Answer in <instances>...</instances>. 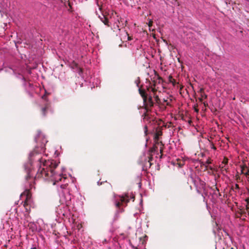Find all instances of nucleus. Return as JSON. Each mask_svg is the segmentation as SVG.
<instances>
[{"instance_id":"f257e3e1","label":"nucleus","mask_w":249,"mask_h":249,"mask_svg":"<svg viewBox=\"0 0 249 249\" xmlns=\"http://www.w3.org/2000/svg\"><path fill=\"white\" fill-rule=\"evenodd\" d=\"M29 162L24 165L27 173L26 179L34 176L33 171L35 164L38 169L36 178H42L45 179H50L53 185L60 186L58 188L61 204L69 206L71 204V196L67 188L68 179L63 173H56L54 171L58 166V163L54 160L43 159L41 154L36 150L31 152L29 157Z\"/></svg>"},{"instance_id":"f03ea898","label":"nucleus","mask_w":249,"mask_h":249,"mask_svg":"<svg viewBox=\"0 0 249 249\" xmlns=\"http://www.w3.org/2000/svg\"><path fill=\"white\" fill-rule=\"evenodd\" d=\"M128 194L124 196H115V204L117 207H119L123 203H127L129 202Z\"/></svg>"},{"instance_id":"7ed1b4c3","label":"nucleus","mask_w":249,"mask_h":249,"mask_svg":"<svg viewBox=\"0 0 249 249\" xmlns=\"http://www.w3.org/2000/svg\"><path fill=\"white\" fill-rule=\"evenodd\" d=\"M69 206L61 204L57 209L56 212L61 216H66L69 213Z\"/></svg>"},{"instance_id":"20e7f679","label":"nucleus","mask_w":249,"mask_h":249,"mask_svg":"<svg viewBox=\"0 0 249 249\" xmlns=\"http://www.w3.org/2000/svg\"><path fill=\"white\" fill-rule=\"evenodd\" d=\"M32 200L28 197H27L26 199L25 200L24 203V207H25L26 212L27 213V214L24 215L25 219H26L27 221H29L28 219L29 217V212L30 210V207L32 206Z\"/></svg>"},{"instance_id":"39448f33","label":"nucleus","mask_w":249,"mask_h":249,"mask_svg":"<svg viewBox=\"0 0 249 249\" xmlns=\"http://www.w3.org/2000/svg\"><path fill=\"white\" fill-rule=\"evenodd\" d=\"M42 138H43V139H42V141L41 142V143L43 145H45V144L46 143H47L48 141L46 140V139L45 138V137L41 134V133L39 132L38 134L37 137H36L35 138V140L36 142H37L39 141V139H41Z\"/></svg>"},{"instance_id":"423d86ee","label":"nucleus","mask_w":249,"mask_h":249,"mask_svg":"<svg viewBox=\"0 0 249 249\" xmlns=\"http://www.w3.org/2000/svg\"><path fill=\"white\" fill-rule=\"evenodd\" d=\"M99 17L100 18L101 21L104 23L105 25H107V26H109L108 24V20L105 16H103V17H100L99 16Z\"/></svg>"},{"instance_id":"0eeeda50","label":"nucleus","mask_w":249,"mask_h":249,"mask_svg":"<svg viewBox=\"0 0 249 249\" xmlns=\"http://www.w3.org/2000/svg\"><path fill=\"white\" fill-rule=\"evenodd\" d=\"M241 173L243 174H245L246 175H249V170L246 169V168H241Z\"/></svg>"},{"instance_id":"6e6552de","label":"nucleus","mask_w":249,"mask_h":249,"mask_svg":"<svg viewBox=\"0 0 249 249\" xmlns=\"http://www.w3.org/2000/svg\"><path fill=\"white\" fill-rule=\"evenodd\" d=\"M139 92L142 97L143 98L144 101L146 100V97L144 94V91L141 89H139Z\"/></svg>"},{"instance_id":"1a4fd4ad","label":"nucleus","mask_w":249,"mask_h":249,"mask_svg":"<svg viewBox=\"0 0 249 249\" xmlns=\"http://www.w3.org/2000/svg\"><path fill=\"white\" fill-rule=\"evenodd\" d=\"M47 107H45L42 108V113H43V115H45V110H46V109Z\"/></svg>"},{"instance_id":"9d476101","label":"nucleus","mask_w":249,"mask_h":249,"mask_svg":"<svg viewBox=\"0 0 249 249\" xmlns=\"http://www.w3.org/2000/svg\"><path fill=\"white\" fill-rule=\"evenodd\" d=\"M144 129H145V133H146L147 131V128L146 126H145L144 127Z\"/></svg>"},{"instance_id":"9b49d317","label":"nucleus","mask_w":249,"mask_h":249,"mask_svg":"<svg viewBox=\"0 0 249 249\" xmlns=\"http://www.w3.org/2000/svg\"><path fill=\"white\" fill-rule=\"evenodd\" d=\"M212 148L213 149H215V147L213 145H212Z\"/></svg>"},{"instance_id":"f8f14e48","label":"nucleus","mask_w":249,"mask_h":249,"mask_svg":"<svg viewBox=\"0 0 249 249\" xmlns=\"http://www.w3.org/2000/svg\"><path fill=\"white\" fill-rule=\"evenodd\" d=\"M131 197V198L133 199V201H134V197L133 196H130Z\"/></svg>"},{"instance_id":"ddd939ff","label":"nucleus","mask_w":249,"mask_h":249,"mask_svg":"<svg viewBox=\"0 0 249 249\" xmlns=\"http://www.w3.org/2000/svg\"><path fill=\"white\" fill-rule=\"evenodd\" d=\"M31 249H37L36 247H32Z\"/></svg>"},{"instance_id":"4468645a","label":"nucleus","mask_w":249,"mask_h":249,"mask_svg":"<svg viewBox=\"0 0 249 249\" xmlns=\"http://www.w3.org/2000/svg\"><path fill=\"white\" fill-rule=\"evenodd\" d=\"M99 9L100 10H101V8H100V7H99Z\"/></svg>"}]
</instances>
